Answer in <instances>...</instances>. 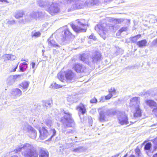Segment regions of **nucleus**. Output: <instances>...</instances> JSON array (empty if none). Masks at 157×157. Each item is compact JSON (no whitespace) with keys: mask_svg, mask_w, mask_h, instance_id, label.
I'll return each mask as SVG.
<instances>
[{"mask_svg":"<svg viewBox=\"0 0 157 157\" xmlns=\"http://www.w3.org/2000/svg\"><path fill=\"white\" fill-rule=\"evenodd\" d=\"M47 11L52 15L58 13L59 11L58 5L56 3H52L47 9Z\"/></svg>","mask_w":157,"mask_h":157,"instance_id":"9","label":"nucleus"},{"mask_svg":"<svg viewBox=\"0 0 157 157\" xmlns=\"http://www.w3.org/2000/svg\"><path fill=\"white\" fill-rule=\"evenodd\" d=\"M39 157H48V151L43 149L41 150L39 153Z\"/></svg>","mask_w":157,"mask_h":157,"instance_id":"26","label":"nucleus"},{"mask_svg":"<svg viewBox=\"0 0 157 157\" xmlns=\"http://www.w3.org/2000/svg\"><path fill=\"white\" fill-rule=\"evenodd\" d=\"M141 37L140 34H138L136 36L131 37L130 38V40L133 43H135L137 40Z\"/></svg>","mask_w":157,"mask_h":157,"instance_id":"32","label":"nucleus"},{"mask_svg":"<svg viewBox=\"0 0 157 157\" xmlns=\"http://www.w3.org/2000/svg\"><path fill=\"white\" fill-rule=\"evenodd\" d=\"M152 113L155 116L157 115V106L153 108L152 110Z\"/></svg>","mask_w":157,"mask_h":157,"instance_id":"44","label":"nucleus"},{"mask_svg":"<svg viewBox=\"0 0 157 157\" xmlns=\"http://www.w3.org/2000/svg\"><path fill=\"white\" fill-rule=\"evenodd\" d=\"M63 112L65 115L64 117L61 119L60 121L63 123L64 127L66 128L74 126L75 123L72 118L71 114L68 112L64 110H63Z\"/></svg>","mask_w":157,"mask_h":157,"instance_id":"4","label":"nucleus"},{"mask_svg":"<svg viewBox=\"0 0 157 157\" xmlns=\"http://www.w3.org/2000/svg\"><path fill=\"white\" fill-rule=\"evenodd\" d=\"M89 38L90 39H93L94 40H96V38L95 37V36H94V35L93 34H91V35H90V36H89Z\"/></svg>","mask_w":157,"mask_h":157,"instance_id":"50","label":"nucleus"},{"mask_svg":"<svg viewBox=\"0 0 157 157\" xmlns=\"http://www.w3.org/2000/svg\"><path fill=\"white\" fill-rule=\"evenodd\" d=\"M116 21L118 23H121L123 21V20L122 19H117L116 20Z\"/></svg>","mask_w":157,"mask_h":157,"instance_id":"52","label":"nucleus"},{"mask_svg":"<svg viewBox=\"0 0 157 157\" xmlns=\"http://www.w3.org/2000/svg\"><path fill=\"white\" fill-rule=\"evenodd\" d=\"M2 58L4 61H6L8 60L13 61L15 59L16 56L14 55L11 54H6L2 56Z\"/></svg>","mask_w":157,"mask_h":157,"instance_id":"18","label":"nucleus"},{"mask_svg":"<svg viewBox=\"0 0 157 157\" xmlns=\"http://www.w3.org/2000/svg\"><path fill=\"white\" fill-rule=\"evenodd\" d=\"M38 4L41 7H44L47 4V3L41 1H39L38 2Z\"/></svg>","mask_w":157,"mask_h":157,"instance_id":"40","label":"nucleus"},{"mask_svg":"<svg viewBox=\"0 0 157 157\" xmlns=\"http://www.w3.org/2000/svg\"><path fill=\"white\" fill-rule=\"evenodd\" d=\"M127 154L125 155L123 157H126L127 156Z\"/></svg>","mask_w":157,"mask_h":157,"instance_id":"59","label":"nucleus"},{"mask_svg":"<svg viewBox=\"0 0 157 157\" xmlns=\"http://www.w3.org/2000/svg\"><path fill=\"white\" fill-rule=\"evenodd\" d=\"M154 148H155V150H156V149L157 148V147H156L155 146L154 147Z\"/></svg>","mask_w":157,"mask_h":157,"instance_id":"60","label":"nucleus"},{"mask_svg":"<svg viewBox=\"0 0 157 157\" xmlns=\"http://www.w3.org/2000/svg\"><path fill=\"white\" fill-rule=\"evenodd\" d=\"M153 157H157V153L155 154Z\"/></svg>","mask_w":157,"mask_h":157,"instance_id":"58","label":"nucleus"},{"mask_svg":"<svg viewBox=\"0 0 157 157\" xmlns=\"http://www.w3.org/2000/svg\"><path fill=\"white\" fill-rule=\"evenodd\" d=\"M20 77V75H11L7 79V84L10 85L13 84L15 82L17 79Z\"/></svg>","mask_w":157,"mask_h":157,"instance_id":"14","label":"nucleus"},{"mask_svg":"<svg viewBox=\"0 0 157 157\" xmlns=\"http://www.w3.org/2000/svg\"><path fill=\"white\" fill-rule=\"evenodd\" d=\"M24 61H26V62H28V59H26V60H24Z\"/></svg>","mask_w":157,"mask_h":157,"instance_id":"61","label":"nucleus"},{"mask_svg":"<svg viewBox=\"0 0 157 157\" xmlns=\"http://www.w3.org/2000/svg\"><path fill=\"white\" fill-rule=\"evenodd\" d=\"M48 45L52 47H59V46L56 43L55 40L52 39L51 37L49 38L48 39Z\"/></svg>","mask_w":157,"mask_h":157,"instance_id":"21","label":"nucleus"},{"mask_svg":"<svg viewBox=\"0 0 157 157\" xmlns=\"http://www.w3.org/2000/svg\"><path fill=\"white\" fill-rule=\"evenodd\" d=\"M63 132L67 135H68L73 134L75 132V130L74 129H70L67 130H63Z\"/></svg>","mask_w":157,"mask_h":157,"instance_id":"28","label":"nucleus"},{"mask_svg":"<svg viewBox=\"0 0 157 157\" xmlns=\"http://www.w3.org/2000/svg\"><path fill=\"white\" fill-rule=\"evenodd\" d=\"M51 104L50 102L48 101H47L46 102L45 104V106H46L47 107H48V106H49L51 105Z\"/></svg>","mask_w":157,"mask_h":157,"instance_id":"51","label":"nucleus"},{"mask_svg":"<svg viewBox=\"0 0 157 157\" xmlns=\"http://www.w3.org/2000/svg\"><path fill=\"white\" fill-rule=\"evenodd\" d=\"M65 75L67 81L70 82H73L76 78L75 74L71 70L67 71Z\"/></svg>","mask_w":157,"mask_h":157,"instance_id":"11","label":"nucleus"},{"mask_svg":"<svg viewBox=\"0 0 157 157\" xmlns=\"http://www.w3.org/2000/svg\"><path fill=\"white\" fill-rule=\"evenodd\" d=\"M11 94L13 96H19L22 94V91L18 88H16L12 90Z\"/></svg>","mask_w":157,"mask_h":157,"instance_id":"20","label":"nucleus"},{"mask_svg":"<svg viewBox=\"0 0 157 157\" xmlns=\"http://www.w3.org/2000/svg\"><path fill=\"white\" fill-rule=\"evenodd\" d=\"M29 85V82H22L20 84V86L21 87L24 91H25L28 88Z\"/></svg>","mask_w":157,"mask_h":157,"instance_id":"27","label":"nucleus"},{"mask_svg":"<svg viewBox=\"0 0 157 157\" xmlns=\"http://www.w3.org/2000/svg\"><path fill=\"white\" fill-rule=\"evenodd\" d=\"M73 68L78 73L85 72L86 70V68L85 66L79 63L75 64Z\"/></svg>","mask_w":157,"mask_h":157,"instance_id":"12","label":"nucleus"},{"mask_svg":"<svg viewBox=\"0 0 157 157\" xmlns=\"http://www.w3.org/2000/svg\"><path fill=\"white\" fill-rule=\"evenodd\" d=\"M14 151L16 153L21 151L22 155L25 157H38L33 146L29 144H20L17 146Z\"/></svg>","mask_w":157,"mask_h":157,"instance_id":"1","label":"nucleus"},{"mask_svg":"<svg viewBox=\"0 0 157 157\" xmlns=\"http://www.w3.org/2000/svg\"><path fill=\"white\" fill-rule=\"evenodd\" d=\"M147 41L145 40L139 41L136 42V44L139 47L143 48L147 45Z\"/></svg>","mask_w":157,"mask_h":157,"instance_id":"22","label":"nucleus"},{"mask_svg":"<svg viewBox=\"0 0 157 157\" xmlns=\"http://www.w3.org/2000/svg\"><path fill=\"white\" fill-rule=\"evenodd\" d=\"M117 111H114V110L112 109L111 110H108L105 112L106 114L108 116H110L112 115H114L116 114H117V113H116Z\"/></svg>","mask_w":157,"mask_h":157,"instance_id":"31","label":"nucleus"},{"mask_svg":"<svg viewBox=\"0 0 157 157\" xmlns=\"http://www.w3.org/2000/svg\"><path fill=\"white\" fill-rule=\"evenodd\" d=\"M45 122L46 125L49 127L52 125V122L50 118H48L45 120Z\"/></svg>","mask_w":157,"mask_h":157,"instance_id":"33","label":"nucleus"},{"mask_svg":"<svg viewBox=\"0 0 157 157\" xmlns=\"http://www.w3.org/2000/svg\"><path fill=\"white\" fill-rule=\"evenodd\" d=\"M24 15V11L22 10H20L17 12L14 17L16 19H18L22 17Z\"/></svg>","mask_w":157,"mask_h":157,"instance_id":"29","label":"nucleus"},{"mask_svg":"<svg viewBox=\"0 0 157 157\" xmlns=\"http://www.w3.org/2000/svg\"><path fill=\"white\" fill-rule=\"evenodd\" d=\"M135 151L136 154L139 157L141 156V153L140 149L138 148H136Z\"/></svg>","mask_w":157,"mask_h":157,"instance_id":"42","label":"nucleus"},{"mask_svg":"<svg viewBox=\"0 0 157 157\" xmlns=\"http://www.w3.org/2000/svg\"><path fill=\"white\" fill-rule=\"evenodd\" d=\"M51 132L52 133V135L50 137V138H51L52 136H55L56 133V131L54 129H51Z\"/></svg>","mask_w":157,"mask_h":157,"instance_id":"43","label":"nucleus"},{"mask_svg":"<svg viewBox=\"0 0 157 157\" xmlns=\"http://www.w3.org/2000/svg\"><path fill=\"white\" fill-rule=\"evenodd\" d=\"M109 92L110 94H112L113 95H115L116 93V90L114 88H112L109 90Z\"/></svg>","mask_w":157,"mask_h":157,"instance_id":"41","label":"nucleus"},{"mask_svg":"<svg viewBox=\"0 0 157 157\" xmlns=\"http://www.w3.org/2000/svg\"><path fill=\"white\" fill-rule=\"evenodd\" d=\"M62 34L61 39L62 41H64L67 37L70 36L72 34L68 29H67L63 32Z\"/></svg>","mask_w":157,"mask_h":157,"instance_id":"16","label":"nucleus"},{"mask_svg":"<svg viewBox=\"0 0 157 157\" xmlns=\"http://www.w3.org/2000/svg\"><path fill=\"white\" fill-rule=\"evenodd\" d=\"M57 77L62 82H63V80H64L63 74L62 73H59L58 74Z\"/></svg>","mask_w":157,"mask_h":157,"instance_id":"38","label":"nucleus"},{"mask_svg":"<svg viewBox=\"0 0 157 157\" xmlns=\"http://www.w3.org/2000/svg\"><path fill=\"white\" fill-rule=\"evenodd\" d=\"M127 30V28L125 27H122L119 30V31L121 33L123 31H126Z\"/></svg>","mask_w":157,"mask_h":157,"instance_id":"49","label":"nucleus"},{"mask_svg":"<svg viewBox=\"0 0 157 157\" xmlns=\"http://www.w3.org/2000/svg\"><path fill=\"white\" fill-rule=\"evenodd\" d=\"M128 157H135V156L133 155H131Z\"/></svg>","mask_w":157,"mask_h":157,"instance_id":"57","label":"nucleus"},{"mask_svg":"<svg viewBox=\"0 0 157 157\" xmlns=\"http://www.w3.org/2000/svg\"><path fill=\"white\" fill-rule=\"evenodd\" d=\"M99 120L100 122H105L107 120L105 117L106 112L104 111L101 110L99 111Z\"/></svg>","mask_w":157,"mask_h":157,"instance_id":"17","label":"nucleus"},{"mask_svg":"<svg viewBox=\"0 0 157 157\" xmlns=\"http://www.w3.org/2000/svg\"><path fill=\"white\" fill-rule=\"evenodd\" d=\"M152 46H156L157 47V38L154 40L151 43Z\"/></svg>","mask_w":157,"mask_h":157,"instance_id":"45","label":"nucleus"},{"mask_svg":"<svg viewBox=\"0 0 157 157\" xmlns=\"http://www.w3.org/2000/svg\"><path fill=\"white\" fill-rule=\"evenodd\" d=\"M27 64L26 63H23L21 66L20 67V70L21 71L23 72L27 68Z\"/></svg>","mask_w":157,"mask_h":157,"instance_id":"37","label":"nucleus"},{"mask_svg":"<svg viewBox=\"0 0 157 157\" xmlns=\"http://www.w3.org/2000/svg\"><path fill=\"white\" fill-rule=\"evenodd\" d=\"M151 93V91L150 90H147L145 91H144L142 94V96H143L145 97H147L150 96Z\"/></svg>","mask_w":157,"mask_h":157,"instance_id":"35","label":"nucleus"},{"mask_svg":"<svg viewBox=\"0 0 157 157\" xmlns=\"http://www.w3.org/2000/svg\"><path fill=\"white\" fill-rule=\"evenodd\" d=\"M41 34V33L40 32H36L35 31H34L32 32L31 36L32 37H34L35 38H37L40 37Z\"/></svg>","mask_w":157,"mask_h":157,"instance_id":"30","label":"nucleus"},{"mask_svg":"<svg viewBox=\"0 0 157 157\" xmlns=\"http://www.w3.org/2000/svg\"><path fill=\"white\" fill-rule=\"evenodd\" d=\"M93 0H88L84 3L82 1H79L77 3L73 5V9H80L84 7L91 6L94 4Z\"/></svg>","mask_w":157,"mask_h":157,"instance_id":"7","label":"nucleus"},{"mask_svg":"<svg viewBox=\"0 0 157 157\" xmlns=\"http://www.w3.org/2000/svg\"><path fill=\"white\" fill-rule=\"evenodd\" d=\"M151 143L149 142L147 143L144 147V148L145 150H149L151 146Z\"/></svg>","mask_w":157,"mask_h":157,"instance_id":"39","label":"nucleus"},{"mask_svg":"<svg viewBox=\"0 0 157 157\" xmlns=\"http://www.w3.org/2000/svg\"><path fill=\"white\" fill-rule=\"evenodd\" d=\"M90 101L91 103H96L97 101V99L94 98L91 99Z\"/></svg>","mask_w":157,"mask_h":157,"instance_id":"47","label":"nucleus"},{"mask_svg":"<svg viewBox=\"0 0 157 157\" xmlns=\"http://www.w3.org/2000/svg\"><path fill=\"white\" fill-rule=\"evenodd\" d=\"M84 149L82 147H79L77 148L74 149L72 151L75 152L79 153L83 151Z\"/></svg>","mask_w":157,"mask_h":157,"instance_id":"36","label":"nucleus"},{"mask_svg":"<svg viewBox=\"0 0 157 157\" xmlns=\"http://www.w3.org/2000/svg\"><path fill=\"white\" fill-rule=\"evenodd\" d=\"M140 98L139 97H134L131 98L130 100L129 105L133 108L138 107H140Z\"/></svg>","mask_w":157,"mask_h":157,"instance_id":"8","label":"nucleus"},{"mask_svg":"<svg viewBox=\"0 0 157 157\" xmlns=\"http://www.w3.org/2000/svg\"><path fill=\"white\" fill-rule=\"evenodd\" d=\"M145 103L147 105L152 108H154L157 106V103L152 100H146Z\"/></svg>","mask_w":157,"mask_h":157,"instance_id":"19","label":"nucleus"},{"mask_svg":"<svg viewBox=\"0 0 157 157\" xmlns=\"http://www.w3.org/2000/svg\"><path fill=\"white\" fill-rule=\"evenodd\" d=\"M76 21L79 25L83 26V28H82L80 27L76 26L74 25H71V27L73 30L77 32H85L87 29V26L85 20L84 19H79L77 20Z\"/></svg>","mask_w":157,"mask_h":157,"instance_id":"6","label":"nucleus"},{"mask_svg":"<svg viewBox=\"0 0 157 157\" xmlns=\"http://www.w3.org/2000/svg\"><path fill=\"white\" fill-rule=\"evenodd\" d=\"M92 123V121H90V124H91Z\"/></svg>","mask_w":157,"mask_h":157,"instance_id":"62","label":"nucleus"},{"mask_svg":"<svg viewBox=\"0 0 157 157\" xmlns=\"http://www.w3.org/2000/svg\"><path fill=\"white\" fill-rule=\"evenodd\" d=\"M7 23L10 25L14 24L15 23V21L14 20L12 21H9L8 20L7 21Z\"/></svg>","mask_w":157,"mask_h":157,"instance_id":"46","label":"nucleus"},{"mask_svg":"<svg viewBox=\"0 0 157 157\" xmlns=\"http://www.w3.org/2000/svg\"><path fill=\"white\" fill-rule=\"evenodd\" d=\"M133 116L134 118L139 117L141 116L142 113V110L140 107H138L133 108Z\"/></svg>","mask_w":157,"mask_h":157,"instance_id":"15","label":"nucleus"},{"mask_svg":"<svg viewBox=\"0 0 157 157\" xmlns=\"http://www.w3.org/2000/svg\"><path fill=\"white\" fill-rule=\"evenodd\" d=\"M24 60H25L24 59H22L21 60V61H24Z\"/></svg>","mask_w":157,"mask_h":157,"instance_id":"64","label":"nucleus"},{"mask_svg":"<svg viewBox=\"0 0 157 157\" xmlns=\"http://www.w3.org/2000/svg\"><path fill=\"white\" fill-rule=\"evenodd\" d=\"M117 118L118 123L121 125L130 124L135 122L136 121H129L127 115L124 112L117 111Z\"/></svg>","mask_w":157,"mask_h":157,"instance_id":"5","label":"nucleus"},{"mask_svg":"<svg viewBox=\"0 0 157 157\" xmlns=\"http://www.w3.org/2000/svg\"><path fill=\"white\" fill-rule=\"evenodd\" d=\"M32 68H34V67L35 66V64L34 63H32Z\"/></svg>","mask_w":157,"mask_h":157,"instance_id":"54","label":"nucleus"},{"mask_svg":"<svg viewBox=\"0 0 157 157\" xmlns=\"http://www.w3.org/2000/svg\"><path fill=\"white\" fill-rule=\"evenodd\" d=\"M101 55L98 52H95L90 57L88 55L85 54L81 55L80 59L81 61L88 64L91 67H94L95 63L99 62L101 59Z\"/></svg>","mask_w":157,"mask_h":157,"instance_id":"2","label":"nucleus"},{"mask_svg":"<svg viewBox=\"0 0 157 157\" xmlns=\"http://www.w3.org/2000/svg\"><path fill=\"white\" fill-rule=\"evenodd\" d=\"M42 13L40 12H33L29 15L26 16L25 18V20L27 21H30L37 17L41 16Z\"/></svg>","mask_w":157,"mask_h":157,"instance_id":"10","label":"nucleus"},{"mask_svg":"<svg viewBox=\"0 0 157 157\" xmlns=\"http://www.w3.org/2000/svg\"><path fill=\"white\" fill-rule=\"evenodd\" d=\"M113 26L110 24L107 25L106 23H103L101 24L97 25L95 27V29L98 33L104 39L106 38L107 32L109 29H112Z\"/></svg>","mask_w":157,"mask_h":157,"instance_id":"3","label":"nucleus"},{"mask_svg":"<svg viewBox=\"0 0 157 157\" xmlns=\"http://www.w3.org/2000/svg\"><path fill=\"white\" fill-rule=\"evenodd\" d=\"M113 95L112 94H109L105 96V98L106 99H110Z\"/></svg>","mask_w":157,"mask_h":157,"instance_id":"48","label":"nucleus"},{"mask_svg":"<svg viewBox=\"0 0 157 157\" xmlns=\"http://www.w3.org/2000/svg\"><path fill=\"white\" fill-rule=\"evenodd\" d=\"M28 132L29 136L32 139H35L37 135V133L36 131L33 128Z\"/></svg>","mask_w":157,"mask_h":157,"instance_id":"24","label":"nucleus"},{"mask_svg":"<svg viewBox=\"0 0 157 157\" xmlns=\"http://www.w3.org/2000/svg\"><path fill=\"white\" fill-rule=\"evenodd\" d=\"M40 135V138L42 140L46 139L47 137H49L50 135L48 132V131L45 128H42L41 130H39Z\"/></svg>","mask_w":157,"mask_h":157,"instance_id":"13","label":"nucleus"},{"mask_svg":"<svg viewBox=\"0 0 157 157\" xmlns=\"http://www.w3.org/2000/svg\"><path fill=\"white\" fill-rule=\"evenodd\" d=\"M77 110L82 114H83L86 113V109L84 105L83 104H81L77 107Z\"/></svg>","mask_w":157,"mask_h":157,"instance_id":"25","label":"nucleus"},{"mask_svg":"<svg viewBox=\"0 0 157 157\" xmlns=\"http://www.w3.org/2000/svg\"><path fill=\"white\" fill-rule=\"evenodd\" d=\"M22 128L23 130L27 131L28 132L33 127L29 125L27 123L25 122L23 124Z\"/></svg>","mask_w":157,"mask_h":157,"instance_id":"23","label":"nucleus"},{"mask_svg":"<svg viewBox=\"0 0 157 157\" xmlns=\"http://www.w3.org/2000/svg\"><path fill=\"white\" fill-rule=\"evenodd\" d=\"M17 66L18 65H17L16 67H15V68H14L13 70H12V71H13V72H14V71H15L16 70V69L17 68Z\"/></svg>","mask_w":157,"mask_h":157,"instance_id":"56","label":"nucleus"},{"mask_svg":"<svg viewBox=\"0 0 157 157\" xmlns=\"http://www.w3.org/2000/svg\"><path fill=\"white\" fill-rule=\"evenodd\" d=\"M63 86H64V85H58L56 82L52 83L51 85V86H52V88L53 89L61 88Z\"/></svg>","mask_w":157,"mask_h":157,"instance_id":"34","label":"nucleus"},{"mask_svg":"<svg viewBox=\"0 0 157 157\" xmlns=\"http://www.w3.org/2000/svg\"><path fill=\"white\" fill-rule=\"evenodd\" d=\"M0 2H4L7 3H8V2L7 0H0Z\"/></svg>","mask_w":157,"mask_h":157,"instance_id":"53","label":"nucleus"},{"mask_svg":"<svg viewBox=\"0 0 157 157\" xmlns=\"http://www.w3.org/2000/svg\"><path fill=\"white\" fill-rule=\"evenodd\" d=\"M154 91L155 93H156V94H157V88H155L154 90Z\"/></svg>","mask_w":157,"mask_h":157,"instance_id":"55","label":"nucleus"},{"mask_svg":"<svg viewBox=\"0 0 157 157\" xmlns=\"http://www.w3.org/2000/svg\"><path fill=\"white\" fill-rule=\"evenodd\" d=\"M42 52H44L45 51L44 50H42Z\"/></svg>","mask_w":157,"mask_h":157,"instance_id":"63","label":"nucleus"}]
</instances>
